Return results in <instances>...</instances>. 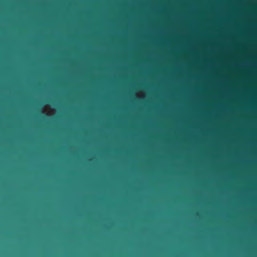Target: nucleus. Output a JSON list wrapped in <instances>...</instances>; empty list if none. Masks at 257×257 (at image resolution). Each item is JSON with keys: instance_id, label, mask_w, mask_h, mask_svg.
Here are the masks:
<instances>
[{"instance_id": "1", "label": "nucleus", "mask_w": 257, "mask_h": 257, "mask_svg": "<svg viewBox=\"0 0 257 257\" xmlns=\"http://www.w3.org/2000/svg\"><path fill=\"white\" fill-rule=\"evenodd\" d=\"M113 118L114 117V115H113Z\"/></svg>"}, {"instance_id": "2", "label": "nucleus", "mask_w": 257, "mask_h": 257, "mask_svg": "<svg viewBox=\"0 0 257 257\" xmlns=\"http://www.w3.org/2000/svg\"><path fill=\"white\" fill-rule=\"evenodd\" d=\"M113 61H114V59H113Z\"/></svg>"}]
</instances>
